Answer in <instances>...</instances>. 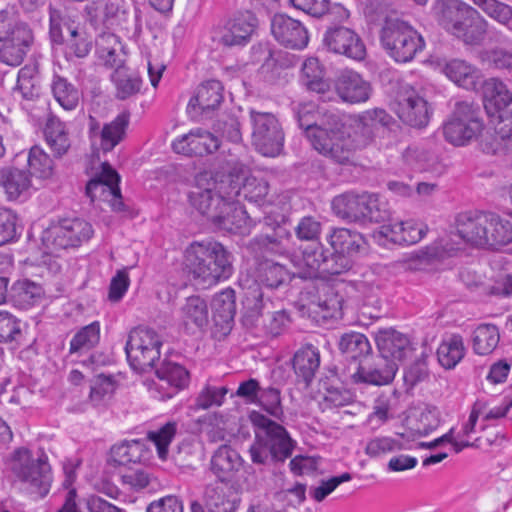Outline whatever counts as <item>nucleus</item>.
Segmentation results:
<instances>
[{
    "mask_svg": "<svg viewBox=\"0 0 512 512\" xmlns=\"http://www.w3.org/2000/svg\"><path fill=\"white\" fill-rule=\"evenodd\" d=\"M232 254L219 242L194 241L185 250V266L196 286L209 288L233 274Z\"/></svg>",
    "mask_w": 512,
    "mask_h": 512,
    "instance_id": "1",
    "label": "nucleus"
},
{
    "mask_svg": "<svg viewBox=\"0 0 512 512\" xmlns=\"http://www.w3.org/2000/svg\"><path fill=\"white\" fill-rule=\"evenodd\" d=\"M434 13L438 24L465 45H479L488 30L487 20L461 0H437Z\"/></svg>",
    "mask_w": 512,
    "mask_h": 512,
    "instance_id": "2",
    "label": "nucleus"
},
{
    "mask_svg": "<svg viewBox=\"0 0 512 512\" xmlns=\"http://www.w3.org/2000/svg\"><path fill=\"white\" fill-rule=\"evenodd\" d=\"M254 423L257 427L255 439L249 448L254 464L283 463L291 457L295 442L282 425L263 415H257Z\"/></svg>",
    "mask_w": 512,
    "mask_h": 512,
    "instance_id": "3",
    "label": "nucleus"
},
{
    "mask_svg": "<svg viewBox=\"0 0 512 512\" xmlns=\"http://www.w3.org/2000/svg\"><path fill=\"white\" fill-rule=\"evenodd\" d=\"M241 322L258 335L274 338L287 329L290 317L285 310L273 311V302L255 288L243 300Z\"/></svg>",
    "mask_w": 512,
    "mask_h": 512,
    "instance_id": "4",
    "label": "nucleus"
},
{
    "mask_svg": "<svg viewBox=\"0 0 512 512\" xmlns=\"http://www.w3.org/2000/svg\"><path fill=\"white\" fill-rule=\"evenodd\" d=\"M334 117L331 123L334 125V133L326 156L338 163H345L354 150L364 148L373 141L376 129L362 115L351 134L345 122V115L340 113V116Z\"/></svg>",
    "mask_w": 512,
    "mask_h": 512,
    "instance_id": "5",
    "label": "nucleus"
},
{
    "mask_svg": "<svg viewBox=\"0 0 512 512\" xmlns=\"http://www.w3.org/2000/svg\"><path fill=\"white\" fill-rule=\"evenodd\" d=\"M334 213L343 220L356 223L382 222L389 218L387 204L378 195L368 192H346L332 201Z\"/></svg>",
    "mask_w": 512,
    "mask_h": 512,
    "instance_id": "6",
    "label": "nucleus"
},
{
    "mask_svg": "<svg viewBox=\"0 0 512 512\" xmlns=\"http://www.w3.org/2000/svg\"><path fill=\"white\" fill-rule=\"evenodd\" d=\"M293 111L299 127L305 130L313 148L326 156L334 133L332 118L340 116V112L318 108L312 102L298 103Z\"/></svg>",
    "mask_w": 512,
    "mask_h": 512,
    "instance_id": "7",
    "label": "nucleus"
},
{
    "mask_svg": "<svg viewBox=\"0 0 512 512\" xmlns=\"http://www.w3.org/2000/svg\"><path fill=\"white\" fill-rule=\"evenodd\" d=\"M8 465L14 477L26 484L30 493L40 497L48 494L52 476L45 456L34 458L29 449L20 447L13 451Z\"/></svg>",
    "mask_w": 512,
    "mask_h": 512,
    "instance_id": "8",
    "label": "nucleus"
},
{
    "mask_svg": "<svg viewBox=\"0 0 512 512\" xmlns=\"http://www.w3.org/2000/svg\"><path fill=\"white\" fill-rule=\"evenodd\" d=\"M162 344L161 336L153 329L142 326L133 328L125 345L127 360L132 369L143 373L156 367Z\"/></svg>",
    "mask_w": 512,
    "mask_h": 512,
    "instance_id": "9",
    "label": "nucleus"
},
{
    "mask_svg": "<svg viewBox=\"0 0 512 512\" xmlns=\"http://www.w3.org/2000/svg\"><path fill=\"white\" fill-rule=\"evenodd\" d=\"M251 143L266 157L278 156L284 147L285 134L276 115L271 112L249 110Z\"/></svg>",
    "mask_w": 512,
    "mask_h": 512,
    "instance_id": "10",
    "label": "nucleus"
},
{
    "mask_svg": "<svg viewBox=\"0 0 512 512\" xmlns=\"http://www.w3.org/2000/svg\"><path fill=\"white\" fill-rule=\"evenodd\" d=\"M380 40L387 53L396 61H411L424 48L422 36L411 26L401 21L386 22Z\"/></svg>",
    "mask_w": 512,
    "mask_h": 512,
    "instance_id": "11",
    "label": "nucleus"
},
{
    "mask_svg": "<svg viewBox=\"0 0 512 512\" xmlns=\"http://www.w3.org/2000/svg\"><path fill=\"white\" fill-rule=\"evenodd\" d=\"M483 129L481 108L469 101L457 102L453 115L443 126V135L454 146H464L477 138Z\"/></svg>",
    "mask_w": 512,
    "mask_h": 512,
    "instance_id": "12",
    "label": "nucleus"
},
{
    "mask_svg": "<svg viewBox=\"0 0 512 512\" xmlns=\"http://www.w3.org/2000/svg\"><path fill=\"white\" fill-rule=\"evenodd\" d=\"M92 225L81 218H64L50 225L42 235L44 245L52 252L74 248L93 235Z\"/></svg>",
    "mask_w": 512,
    "mask_h": 512,
    "instance_id": "13",
    "label": "nucleus"
},
{
    "mask_svg": "<svg viewBox=\"0 0 512 512\" xmlns=\"http://www.w3.org/2000/svg\"><path fill=\"white\" fill-rule=\"evenodd\" d=\"M294 257L298 259V265L308 269L310 277L317 274L331 276L343 274V267L347 263L339 256L334 257L333 251L319 241L300 244L294 251Z\"/></svg>",
    "mask_w": 512,
    "mask_h": 512,
    "instance_id": "14",
    "label": "nucleus"
},
{
    "mask_svg": "<svg viewBox=\"0 0 512 512\" xmlns=\"http://www.w3.org/2000/svg\"><path fill=\"white\" fill-rule=\"evenodd\" d=\"M323 45L329 52L343 55L355 61L366 57V47L360 36L342 25L329 26L323 35Z\"/></svg>",
    "mask_w": 512,
    "mask_h": 512,
    "instance_id": "15",
    "label": "nucleus"
},
{
    "mask_svg": "<svg viewBox=\"0 0 512 512\" xmlns=\"http://www.w3.org/2000/svg\"><path fill=\"white\" fill-rule=\"evenodd\" d=\"M215 182H211V172L204 171L196 175L195 187L189 193L190 204L211 223L218 218L225 201L213 190Z\"/></svg>",
    "mask_w": 512,
    "mask_h": 512,
    "instance_id": "16",
    "label": "nucleus"
},
{
    "mask_svg": "<svg viewBox=\"0 0 512 512\" xmlns=\"http://www.w3.org/2000/svg\"><path fill=\"white\" fill-rule=\"evenodd\" d=\"M397 371V362L378 354L361 361L357 370L351 375V379L356 384L384 386L393 382Z\"/></svg>",
    "mask_w": 512,
    "mask_h": 512,
    "instance_id": "17",
    "label": "nucleus"
},
{
    "mask_svg": "<svg viewBox=\"0 0 512 512\" xmlns=\"http://www.w3.org/2000/svg\"><path fill=\"white\" fill-rule=\"evenodd\" d=\"M287 218L276 221L271 233L260 234L250 240L248 248L256 256L285 255L291 250L292 234L286 227Z\"/></svg>",
    "mask_w": 512,
    "mask_h": 512,
    "instance_id": "18",
    "label": "nucleus"
},
{
    "mask_svg": "<svg viewBox=\"0 0 512 512\" xmlns=\"http://www.w3.org/2000/svg\"><path fill=\"white\" fill-rule=\"evenodd\" d=\"M395 112L403 123L414 128L427 126L432 113L428 102L412 88L398 94Z\"/></svg>",
    "mask_w": 512,
    "mask_h": 512,
    "instance_id": "19",
    "label": "nucleus"
},
{
    "mask_svg": "<svg viewBox=\"0 0 512 512\" xmlns=\"http://www.w3.org/2000/svg\"><path fill=\"white\" fill-rule=\"evenodd\" d=\"M153 369L158 379V382L154 383V389L160 400L172 398L189 384L188 370L178 363L163 360L160 366L156 365Z\"/></svg>",
    "mask_w": 512,
    "mask_h": 512,
    "instance_id": "20",
    "label": "nucleus"
},
{
    "mask_svg": "<svg viewBox=\"0 0 512 512\" xmlns=\"http://www.w3.org/2000/svg\"><path fill=\"white\" fill-rule=\"evenodd\" d=\"M172 148L187 156H206L220 148V140L210 131L196 128L174 140Z\"/></svg>",
    "mask_w": 512,
    "mask_h": 512,
    "instance_id": "21",
    "label": "nucleus"
},
{
    "mask_svg": "<svg viewBox=\"0 0 512 512\" xmlns=\"http://www.w3.org/2000/svg\"><path fill=\"white\" fill-rule=\"evenodd\" d=\"M274 38L283 46L301 50L309 42V36L303 24L285 14H276L271 21Z\"/></svg>",
    "mask_w": 512,
    "mask_h": 512,
    "instance_id": "22",
    "label": "nucleus"
},
{
    "mask_svg": "<svg viewBox=\"0 0 512 512\" xmlns=\"http://www.w3.org/2000/svg\"><path fill=\"white\" fill-rule=\"evenodd\" d=\"M331 246L334 257L339 256L346 260L343 273L348 272L353 266V256L358 254L365 244L361 233L347 228H334L326 237Z\"/></svg>",
    "mask_w": 512,
    "mask_h": 512,
    "instance_id": "23",
    "label": "nucleus"
},
{
    "mask_svg": "<svg viewBox=\"0 0 512 512\" xmlns=\"http://www.w3.org/2000/svg\"><path fill=\"white\" fill-rule=\"evenodd\" d=\"M257 26L256 17L245 12L226 21L219 32V43L226 47L244 46L249 41Z\"/></svg>",
    "mask_w": 512,
    "mask_h": 512,
    "instance_id": "24",
    "label": "nucleus"
},
{
    "mask_svg": "<svg viewBox=\"0 0 512 512\" xmlns=\"http://www.w3.org/2000/svg\"><path fill=\"white\" fill-rule=\"evenodd\" d=\"M486 212L460 213L456 218V234L464 242L475 246H487L488 236L485 234L489 222Z\"/></svg>",
    "mask_w": 512,
    "mask_h": 512,
    "instance_id": "25",
    "label": "nucleus"
},
{
    "mask_svg": "<svg viewBox=\"0 0 512 512\" xmlns=\"http://www.w3.org/2000/svg\"><path fill=\"white\" fill-rule=\"evenodd\" d=\"M375 341L379 354L395 362L403 360L413 351L409 337L392 327L379 329L375 333Z\"/></svg>",
    "mask_w": 512,
    "mask_h": 512,
    "instance_id": "26",
    "label": "nucleus"
},
{
    "mask_svg": "<svg viewBox=\"0 0 512 512\" xmlns=\"http://www.w3.org/2000/svg\"><path fill=\"white\" fill-rule=\"evenodd\" d=\"M335 89L342 101L351 104L366 102L371 94L370 83L352 70L340 73L335 82Z\"/></svg>",
    "mask_w": 512,
    "mask_h": 512,
    "instance_id": "27",
    "label": "nucleus"
},
{
    "mask_svg": "<svg viewBox=\"0 0 512 512\" xmlns=\"http://www.w3.org/2000/svg\"><path fill=\"white\" fill-rule=\"evenodd\" d=\"M243 459L231 446L223 444L213 453L210 461V470L219 483L231 481L241 469Z\"/></svg>",
    "mask_w": 512,
    "mask_h": 512,
    "instance_id": "28",
    "label": "nucleus"
},
{
    "mask_svg": "<svg viewBox=\"0 0 512 512\" xmlns=\"http://www.w3.org/2000/svg\"><path fill=\"white\" fill-rule=\"evenodd\" d=\"M224 483L214 482L206 485L203 493V506L207 512H236L240 497Z\"/></svg>",
    "mask_w": 512,
    "mask_h": 512,
    "instance_id": "29",
    "label": "nucleus"
},
{
    "mask_svg": "<svg viewBox=\"0 0 512 512\" xmlns=\"http://www.w3.org/2000/svg\"><path fill=\"white\" fill-rule=\"evenodd\" d=\"M212 224L227 232L245 234L249 232L253 221L239 202H225Z\"/></svg>",
    "mask_w": 512,
    "mask_h": 512,
    "instance_id": "30",
    "label": "nucleus"
},
{
    "mask_svg": "<svg viewBox=\"0 0 512 512\" xmlns=\"http://www.w3.org/2000/svg\"><path fill=\"white\" fill-rule=\"evenodd\" d=\"M120 176L108 163L102 164L100 174L86 185V195L91 202L107 201L110 196L119 195Z\"/></svg>",
    "mask_w": 512,
    "mask_h": 512,
    "instance_id": "31",
    "label": "nucleus"
},
{
    "mask_svg": "<svg viewBox=\"0 0 512 512\" xmlns=\"http://www.w3.org/2000/svg\"><path fill=\"white\" fill-rule=\"evenodd\" d=\"M0 187L10 201L26 198L32 187L31 176L23 169L15 167L1 168Z\"/></svg>",
    "mask_w": 512,
    "mask_h": 512,
    "instance_id": "32",
    "label": "nucleus"
},
{
    "mask_svg": "<svg viewBox=\"0 0 512 512\" xmlns=\"http://www.w3.org/2000/svg\"><path fill=\"white\" fill-rule=\"evenodd\" d=\"M245 179V167L235 166L229 173L211 172V182H215L213 190L225 202H238L237 197L242 194V184Z\"/></svg>",
    "mask_w": 512,
    "mask_h": 512,
    "instance_id": "33",
    "label": "nucleus"
},
{
    "mask_svg": "<svg viewBox=\"0 0 512 512\" xmlns=\"http://www.w3.org/2000/svg\"><path fill=\"white\" fill-rule=\"evenodd\" d=\"M444 74L456 85L466 90H476L481 86V71L461 59H452L443 67Z\"/></svg>",
    "mask_w": 512,
    "mask_h": 512,
    "instance_id": "34",
    "label": "nucleus"
},
{
    "mask_svg": "<svg viewBox=\"0 0 512 512\" xmlns=\"http://www.w3.org/2000/svg\"><path fill=\"white\" fill-rule=\"evenodd\" d=\"M148 458L149 449L145 440H124L110 448L109 462L115 466L141 463Z\"/></svg>",
    "mask_w": 512,
    "mask_h": 512,
    "instance_id": "35",
    "label": "nucleus"
},
{
    "mask_svg": "<svg viewBox=\"0 0 512 512\" xmlns=\"http://www.w3.org/2000/svg\"><path fill=\"white\" fill-rule=\"evenodd\" d=\"M292 366L298 381L308 387L320 367V352L311 344L298 349L292 359Z\"/></svg>",
    "mask_w": 512,
    "mask_h": 512,
    "instance_id": "36",
    "label": "nucleus"
},
{
    "mask_svg": "<svg viewBox=\"0 0 512 512\" xmlns=\"http://www.w3.org/2000/svg\"><path fill=\"white\" fill-rule=\"evenodd\" d=\"M33 35L27 24L15 21L8 13L0 12V42L29 49Z\"/></svg>",
    "mask_w": 512,
    "mask_h": 512,
    "instance_id": "37",
    "label": "nucleus"
},
{
    "mask_svg": "<svg viewBox=\"0 0 512 512\" xmlns=\"http://www.w3.org/2000/svg\"><path fill=\"white\" fill-rule=\"evenodd\" d=\"M289 3L295 9L315 18L329 15L332 19L344 21L350 16L349 11L343 5L338 3L331 5L330 0H289Z\"/></svg>",
    "mask_w": 512,
    "mask_h": 512,
    "instance_id": "38",
    "label": "nucleus"
},
{
    "mask_svg": "<svg viewBox=\"0 0 512 512\" xmlns=\"http://www.w3.org/2000/svg\"><path fill=\"white\" fill-rule=\"evenodd\" d=\"M223 101V86L218 80L202 83L188 103V109L198 108L202 113L213 111Z\"/></svg>",
    "mask_w": 512,
    "mask_h": 512,
    "instance_id": "39",
    "label": "nucleus"
},
{
    "mask_svg": "<svg viewBox=\"0 0 512 512\" xmlns=\"http://www.w3.org/2000/svg\"><path fill=\"white\" fill-rule=\"evenodd\" d=\"M483 100L484 106L488 112L494 110V112L505 109L512 103V91H510L507 85L498 78H489L483 83Z\"/></svg>",
    "mask_w": 512,
    "mask_h": 512,
    "instance_id": "40",
    "label": "nucleus"
},
{
    "mask_svg": "<svg viewBox=\"0 0 512 512\" xmlns=\"http://www.w3.org/2000/svg\"><path fill=\"white\" fill-rule=\"evenodd\" d=\"M45 295L43 287L29 279L17 280L11 287V299L15 306L28 309L41 302Z\"/></svg>",
    "mask_w": 512,
    "mask_h": 512,
    "instance_id": "41",
    "label": "nucleus"
},
{
    "mask_svg": "<svg viewBox=\"0 0 512 512\" xmlns=\"http://www.w3.org/2000/svg\"><path fill=\"white\" fill-rule=\"evenodd\" d=\"M97 51L99 57L104 61L106 66L120 69L124 67V50L123 46L115 34L104 33L97 40Z\"/></svg>",
    "mask_w": 512,
    "mask_h": 512,
    "instance_id": "42",
    "label": "nucleus"
},
{
    "mask_svg": "<svg viewBox=\"0 0 512 512\" xmlns=\"http://www.w3.org/2000/svg\"><path fill=\"white\" fill-rule=\"evenodd\" d=\"M129 121L130 114L122 112L110 123L103 126L100 133V148L104 152L112 151L125 138Z\"/></svg>",
    "mask_w": 512,
    "mask_h": 512,
    "instance_id": "43",
    "label": "nucleus"
},
{
    "mask_svg": "<svg viewBox=\"0 0 512 512\" xmlns=\"http://www.w3.org/2000/svg\"><path fill=\"white\" fill-rule=\"evenodd\" d=\"M257 280L267 288L277 289L290 282L291 274L285 266L265 260L260 262L257 267Z\"/></svg>",
    "mask_w": 512,
    "mask_h": 512,
    "instance_id": "44",
    "label": "nucleus"
},
{
    "mask_svg": "<svg viewBox=\"0 0 512 512\" xmlns=\"http://www.w3.org/2000/svg\"><path fill=\"white\" fill-rule=\"evenodd\" d=\"M338 348L346 359L360 360L370 354L372 348L368 338L359 332L345 333L340 337Z\"/></svg>",
    "mask_w": 512,
    "mask_h": 512,
    "instance_id": "45",
    "label": "nucleus"
},
{
    "mask_svg": "<svg viewBox=\"0 0 512 512\" xmlns=\"http://www.w3.org/2000/svg\"><path fill=\"white\" fill-rule=\"evenodd\" d=\"M300 81L311 92L324 94L329 90V83L324 79L323 68L316 58H308L304 61Z\"/></svg>",
    "mask_w": 512,
    "mask_h": 512,
    "instance_id": "46",
    "label": "nucleus"
},
{
    "mask_svg": "<svg viewBox=\"0 0 512 512\" xmlns=\"http://www.w3.org/2000/svg\"><path fill=\"white\" fill-rule=\"evenodd\" d=\"M44 134L55 157H62L67 153L71 144L63 122L56 117H50L47 120Z\"/></svg>",
    "mask_w": 512,
    "mask_h": 512,
    "instance_id": "47",
    "label": "nucleus"
},
{
    "mask_svg": "<svg viewBox=\"0 0 512 512\" xmlns=\"http://www.w3.org/2000/svg\"><path fill=\"white\" fill-rule=\"evenodd\" d=\"M465 347L460 335H451L444 339L437 349V358L445 369L454 368L464 357Z\"/></svg>",
    "mask_w": 512,
    "mask_h": 512,
    "instance_id": "48",
    "label": "nucleus"
},
{
    "mask_svg": "<svg viewBox=\"0 0 512 512\" xmlns=\"http://www.w3.org/2000/svg\"><path fill=\"white\" fill-rule=\"evenodd\" d=\"M67 39L65 43V56L68 60L85 58L92 49V40L87 33L79 30L77 26H66Z\"/></svg>",
    "mask_w": 512,
    "mask_h": 512,
    "instance_id": "49",
    "label": "nucleus"
},
{
    "mask_svg": "<svg viewBox=\"0 0 512 512\" xmlns=\"http://www.w3.org/2000/svg\"><path fill=\"white\" fill-rule=\"evenodd\" d=\"M213 318L216 323L230 325L236 314L235 291L226 288L217 293L212 300Z\"/></svg>",
    "mask_w": 512,
    "mask_h": 512,
    "instance_id": "50",
    "label": "nucleus"
},
{
    "mask_svg": "<svg viewBox=\"0 0 512 512\" xmlns=\"http://www.w3.org/2000/svg\"><path fill=\"white\" fill-rule=\"evenodd\" d=\"M111 80L116 88V97L120 100H125L138 93L142 85L141 78L126 67L115 69Z\"/></svg>",
    "mask_w": 512,
    "mask_h": 512,
    "instance_id": "51",
    "label": "nucleus"
},
{
    "mask_svg": "<svg viewBox=\"0 0 512 512\" xmlns=\"http://www.w3.org/2000/svg\"><path fill=\"white\" fill-rule=\"evenodd\" d=\"M499 330L494 324L479 325L473 335V349L479 355H488L498 346Z\"/></svg>",
    "mask_w": 512,
    "mask_h": 512,
    "instance_id": "52",
    "label": "nucleus"
},
{
    "mask_svg": "<svg viewBox=\"0 0 512 512\" xmlns=\"http://www.w3.org/2000/svg\"><path fill=\"white\" fill-rule=\"evenodd\" d=\"M27 163L30 176L42 179L52 177L54 173V163L50 156L38 145L30 148L27 155Z\"/></svg>",
    "mask_w": 512,
    "mask_h": 512,
    "instance_id": "53",
    "label": "nucleus"
},
{
    "mask_svg": "<svg viewBox=\"0 0 512 512\" xmlns=\"http://www.w3.org/2000/svg\"><path fill=\"white\" fill-rule=\"evenodd\" d=\"M181 312L186 326L193 324L202 328L208 323V306L206 301L199 296L188 297L181 308Z\"/></svg>",
    "mask_w": 512,
    "mask_h": 512,
    "instance_id": "54",
    "label": "nucleus"
},
{
    "mask_svg": "<svg viewBox=\"0 0 512 512\" xmlns=\"http://www.w3.org/2000/svg\"><path fill=\"white\" fill-rule=\"evenodd\" d=\"M100 341V323L94 321L82 327L70 341V354L89 351Z\"/></svg>",
    "mask_w": 512,
    "mask_h": 512,
    "instance_id": "55",
    "label": "nucleus"
},
{
    "mask_svg": "<svg viewBox=\"0 0 512 512\" xmlns=\"http://www.w3.org/2000/svg\"><path fill=\"white\" fill-rule=\"evenodd\" d=\"M51 88L54 98L65 110H73L77 107L81 93L66 78L55 76Z\"/></svg>",
    "mask_w": 512,
    "mask_h": 512,
    "instance_id": "56",
    "label": "nucleus"
},
{
    "mask_svg": "<svg viewBox=\"0 0 512 512\" xmlns=\"http://www.w3.org/2000/svg\"><path fill=\"white\" fill-rule=\"evenodd\" d=\"M488 17L512 32V6L498 0H471Z\"/></svg>",
    "mask_w": 512,
    "mask_h": 512,
    "instance_id": "57",
    "label": "nucleus"
},
{
    "mask_svg": "<svg viewBox=\"0 0 512 512\" xmlns=\"http://www.w3.org/2000/svg\"><path fill=\"white\" fill-rule=\"evenodd\" d=\"M487 220L488 227H492L487 246L496 247L512 242V224L508 220L502 219L495 213H488Z\"/></svg>",
    "mask_w": 512,
    "mask_h": 512,
    "instance_id": "58",
    "label": "nucleus"
},
{
    "mask_svg": "<svg viewBox=\"0 0 512 512\" xmlns=\"http://www.w3.org/2000/svg\"><path fill=\"white\" fill-rule=\"evenodd\" d=\"M268 193L269 184L265 179L245 175L241 194L244 199L257 205H263Z\"/></svg>",
    "mask_w": 512,
    "mask_h": 512,
    "instance_id": "59",
    "label": "nucleus"
},
{
    "mask_svg": "<svg viewBox=\"0 0 512 512\" xmlns=\"http://www.w3.org/2000/svg\"><path fill=\"white\" fill-rule=\"evenodd\" d=\"M203 428L210 442L225 440L228 430V419L219 413L208 414L201 420Z\"/></svg>",
    "mask_w": 512,
    "mask_h": 512,
    "instance_id": "60",
    "label": "nucleus"
},
{
    "mask_svg": "<svg viewBox=\"0 0 512 512\" xmlns=\"http://www.w3.org/2000/svg\"><path fill=\"white\" fill-rule=\"evenodd\" d=\"M176 431V423L168 422L157 431H151L148 433L147 438L155 444L158 456L162 460H165L168 455V447L175 437Z\"/></svg>",
    "mask_w": 512,
    "mask_h": 512,
    "instance_id": "61",
    "label": "nucleus"
},
{
    "mask_svg": "<svg viewBox=\"0 0 512 512\" xmlns=\"http://www.w3.org/2000/svg\"><path fill=\"white\" fill-rule=\"evenodd\" d=\"M130 5L126 0H108L103 10V22L110 25H121L127 22Z\"/></svg>",
    "mask_w": 512,
    "mask_h": 512,
    "instance_id": "62",
    "label": "nucleus"
},
{
    "mask_svg": "<svg viewBox=\"0 0 512 512\" xmlns=\"http://www.w3.org/2000/svg\"><path fill=\"white\" fill-rule=\"evenodd\" d=\"M18 217L10 209L0 208V246L14 241L19 236Z\"/></svg>",
    "mask_w": 512,
    "mask_h": 512,
    "instance_id": "63",
    "label": "nucleus"
},
{
    "mask_svg": "<svg viewBox=\"0 0 512 512\" xmlns=\"http://www.w3.org/2000/svg\"><path fill=\"white\" fill-rule=\"evenodd\" d=\"M322 224L312 216L303 217L294 228L295 235L301 244L317 242L321 234Z\"/></svg>",
    "mask_w": 512,
    "mask_h": 512,
    "instance_id": "64",
    "label": "nucleus"
}]
</instances>
